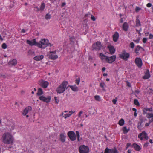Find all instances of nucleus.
<instances>
[{"mask_svg": "<svg viewBox=\"0 0 153 153\" xmlns=\"http://www.w3.org/2000/svg\"><path fill=\"white\" fill-rule=\"evenodd\" d=\"M146 116L148 118H152V119H153V113H147Z\"/></svg>", "mask_w": 153, "mask_h": 153, "instance_id": "nucleus-34", "label": "nucleus"}, {"mask_svg": "<svg viewBox=\"0 0 153 153\" xmlns=\"http://www.w3.org/2000/svg\"><path fill=\"white\" fill-rule=\"evenodd\" d=\"M122 130L124 133H127L129 131V129H127L126 127H124L123 128Z\"/></svg>", "mask_w": 153, "mask_h": 153, "instance_id": "nucleus-37", "label": "nucleus"}, {"mask_svg": "<svg viewBox=\"0 0 153 153\" xmlns=\"http://www.w3.org/2000/svg\"><path fill=\"white\" fill-rule=\"evenodd\" d=\"M70 87L74 91H77L78 90V87L76 85L70 86Z\"/></svg>", "mask_w": 153, "mask_h": 153, "instance_id": "nucleus-29", "label": "nucleus"}, {"mask_svg": "<svg viewBox=\"0 0 153 153\" xmlns=\"http://www.w3.org/2000/svg\"><path fill=\"white\" fill-rule=\"evenodd\" d=\"M138 137L141 140H146L149 138L147 134L144 131L139 134L138 135Z\"/></svg>", "mask_w": 153, "mask_h": 153, "instance_id": "nucleus-7", "label": "nucleus"}, {"mask_svg": "<svg viewBox=\"0 0 153 153\" xmlns=\"http://www.w3.org/2000/svg\"><path fill=\"white\" fill-rule=\"evenodd\" d=\"M51 46L48 40L45 39H41L39 43L37 42L36 46L41 49H44L47 46Z\"/></svg>", "mask_w": 153, "mask_h": 153, "instance_id": "nucleus-3", "label": "nucleus"}, {"mask_svg": "<svg viewBox=\"0 0 153 153\" xmlns=\"http://www.w3.org/2000/svg\"><path fill=\"white\" fill-rule=\"evenodd\" d=\"M153 38V35L152 34H150L149 38V39H151Z\"/></svg>", "mask_w": 153, "mask_h": 153, "instance_id": "nucleus-55", "label": "nucleus"}, {"mask_svg": "<svg viewBox=\"0 0 153 153\" xmlns=\"http://www.w3.org/2000/svg\"><path fill=\"white\" fill-rule=\"evenodd\" d=\"M75 111L72 110L70 111L67 113L65 114L64 113L62 114V115H63V117L65 119L70 117L73 113H74Z\"/></svg>", "mask_w": 153, "mask_h": 153, "instance_id": "nucleus-16", "label": "nucleus"}, {"mask_svg": "<svg viewBox=\"0 0 153 153\" xmlns=\"http://www.w3.org/2000/svg\"><path fill=\"white\" fill-rule=\"evenodd\" d=\"M117 97H116L115 98V99H113L112 100V102L114 104H116V102L117 101Z\"/></svg>", "mask_w": 153, "mask_h": 153, "instance_id": "nucleus-43", "label": "nucleus"}, {"mask_svg": "<svg viewBox=\"0 0 153 153\" xmlns=\"http://www.w3.org/2000/svg\"><path fill=\"white\" fill-rule=\"evenodd\" d=\"M76 137H77V140L78 141H80V133L78 131H76Z\"/></svg>", "mask_w": 153, "mask_h": 153, "instance_id": "nucleus-36", "label": "nucleus"}, {"mask_svg": "<svg viewBox=\"0 0 153 153\" xmlns=\"http://www.w3.org/2000/svg\"><path fill=\"white\" fill-rule=\"evenodd\" d=\"M39 85L43 88H46L49 85V82L47 81H45L43 80H40L39 82Z\"/></svg>", "mask_w": 153, "mask_h": 153, "instance_id": "nucleus-10", "label": "nucleus"}, {"mask_svg": "<svg viewBox=\"0 0 153 153\" xmlns=\"http://www.w3.org/2000/svg\"><path fill=\"white\" fill-rule=\"evenodd\" d=\"M79 150L80 153H89L90 151L89 148L84 145H81Z\"/></svg>", "mask_w": 153, "mask_h": 153, "instance_id": "nucleus-5", "label": "nucleus"}, {"mask_svg": "<svg viewBox=\"0 0 153 153\" xmlns=\"http://www.w3.org/2000/svg\"><path fill=\"white\" fill-rule=\"evenodd\" d=\"M135 45L134 43L131 42L130 44V47L132 48H133L134 47Z\"/></svg>", "mask_w": 153, "mask_h": 153, "instance_id": "nucleus-46", "label": "nucleus"}, {"mask_svg": "<svg viewBox=\"0 0 153 153\" xmlns=\"http://www.w3.org/2000/svg\"><path fill=\"white\" fill-rule=\"evenodd\" d=\"M152 120H150L149 122L146 123V124H145V126H149Z\"/></svg>", "mask_w": 153, "mask_h": 153, "instance_id": "nucleus-48", "label": "nucleus"}, {"mask_svg": "<svg viewBox=\"0 0 153 153\" xmlns=\"http://www.w3.org/2000/svg\"><path fill=\"white\" fill-rule=\"evenodd\" d=\"M135 63L136 65L139 68L141 67L142 62L141 59L139 58H136L135 60Z\"/></svg>", "mask_w": 153, "mask_h": 153, "instance_id": "nucleus-15", "label": "nucleus"}, {"mask_svg": "<svg viewBox=\"0 0 153 153\" xmlns=\"http://www.w3.org/2000/svg\"><path fill=\"white\" fill-rule=\"evenodd\" d=\"M51 18V15L49 13L47 14L45 16V18L47 20H49Z\"/></svg>", "mask_w": 153, "mask_h": 153, "instance_id": "nucleus-38", "label": "nucleus"}, {"mask_svg": "<svg viewBox=\"0 0 153 153\" xmlns=\"http://www.w3.org/2000/svg\"><path fill=\"white\" fill-rule=\"evenodd\" d=\"M66 4V3L65 2H63L62 3V7L63 6H64Z\"/></svg>", "mask_w": 153, "mask_h": 153, "instance_id": "nucleus-58", "label": "nucleus"}, {"mask_svg": "<svg viewBox=\"0 0 153 153\" xmlns=\"http://www.w3.org/2000/svg\"><path fill=\"white\" fill-rule=\"evenodd\" d=\"M80 81V78H78L76 79L75 81L77 85H79Z\"/></svg>", "mask_w": 153, "mask_h": 153, "instance_id": "nucleus-42", "label": "nucleus"}, {"mask_svg": "<svg viewBox=\"0 0 153 153\" xmlns=\"http://www.w3.org/2000/svg\"><path fill=\"white\" fill-rule=\"evenodd\" d=\"M136 26H140V22L139 20H136Z\"/></svg>", "mask_w": 153, "mask_h": 153, "instance_id": "nucleus-44", "label": "nucleus"}, {"mask_svg": "<svg viewBox=\"0 0 153 153\" xmlns=\"http://www.w3.org/2000/svg\"><path fill=\"white\" fill-rule=\"evenodd\" d=\"M116 58V56L115 55H112L110 57L107 56L106 62L111 64L115 60Z\"/></svg>", "mask_w": 153, "mask_h": 153, "instance_id": "nucleus-11", "label": "nucleus"}, {"mask_svg": "<svg viewBox=\"0 0 153 153\" xmlns=\"http://www.w3.org/2000/svg\"><path fill=\"white\" fill-rule=\"evenodd\" d=\"M107 56L104 55L102 53H99V57L102 61H105L106 62Z\"/></svg>", "mask_w": 153, "mask_h": 153, "instance_id": "nucleus-20", "label": "nucleus"}, {"mask_svg": "<svg viewBox=\"0 0 153 153\" xmlns=\"http://www.w3.org/2000/svg\"><path fill=\"white\" fill-rule=\"evenodd\" d=\"M27 43L31 46L33 45L36 46V44H37V42H36L35 39H34L31 41L27 40Z\"/></svg>", "mask_w": 153, "mask_h": 153, "instance_id": "nucleus-17", "label": "nucleus"}, {"mask_svg": "<svg viewBox=\"0 0 153 153\" xmlns=\"http://www.w3.org/2000/svg\"><path fill=\"white\" fill-rule=\"evenodd\" d=\"M91 19L92 20L94 21H95V19H96L95 17L93 15H91Z\"/></svg>", "mask_w": 153, "mask_h": 153, "instance_id": "nucleus-51", "label": "nucleus"}, {"mask_svg": "<svg viewBox=\"0 0 153 153\" xmlns=\"http://www.w3.org/2000/svg\"><path fill=\"white\" fill-rule=\"evenodd\" d=\"M55 100V102L56 104H58L59 103V100H58L57 99V98L56 97H55L54 98Z\"/></svg>", "mask_w": 153, "mask_h": 153, "instance_id": "nucleus-47", "label": "nucleus"}, {"mask_svg": "<svg viewBox=\"0 0 153 153\" xmlns=\"http://www.w3.org/2000/svg\"><path fill=\"white\" fill-rule=\"evenodd\" d=\"M45 7V5L44 3H42L40 7V10H43Z\"/></svg>", "mask_w": 153, "mask_h": 153, "instance_id": "nucleus-41", "label": "nucleus"}, {"mask_svg": "<svg viewBox=\"0 0 153 153\" xmlns=\"http://www.w3.org/2000/svg\"><path fill=\"white\" fill-rule=\"evenodd\" d=\"M57 52L56 50L52 51H50L48 53V56L49 58L53 60L57 59L58 58V53H57Z\"/></svg>", "mask_w": 153, "mask_h": 153, "instance_id": "nucleus-4", "label": "nucleus"}, {"mask_svg": "<svg viewBox=\"0 0 153 153\" xmlns=\"http://www.w3.org/2000/svg\"><path fill=\"white\" fill-rule=\"evenodd\" d=\"M131 146V143H128L127 144V147H126V148H128L130 146Z\"/></svg>", "mask_w": 153, "mask_h": 153, "instance_id": "nucleus-56", "label": "nucleus"}, {"mask_svg": "<svg viewBox=\"0 0 153 153\" xmlns=\"http://www.w3.org/2000/svg\"><path fill=\"white\" fill-rule=\"evenodd\" d=\"M22 32L23 33H25V30L24 29H22Z\"/></svg>", "mask_w": 153, "mask_h": 153, "instance_id": "nucleus-63", "label": "nucleus"}, {"mask_svg": "<svg viewBox=\"0 0 153 153\" xmlns=\"http://www.w3.org/2000/svg\"><path fill=\"white\" fill-rule=\"evenodd\" d=\"M31 109L32 108L30 106H28L26 108L23 112V114L24 115H26V117H28L29 116L27 114L31 111Z\"/></svg>", "mask_w": 153, "mask_h": 153, "instance_id": "nucleus-14", "label": "nucleus"}, {"mask_svg": "<svg viewBox=\"0 0 153 153\" xmlns=\"http://www.w3.org/2000/svg\"><path fill=\"white\" fill-rule=\"evenodd\" d=\"M149 143H146L144 145V146L145 147H147Z\"/></svg>", "mask_w": 153, "mask_h": 153, "instance_id": "nucleus-59", "label": "nucleus"}, {"mask_svg": "<svg viewBox=\"0 0 153 153\" xmlns=\"http://www.w3.org/2000/svg\"><path fill=\"white\" fill-rule=\"evenodd\" d=\"M14 144V145L16 148L20 147L21 146V142L19 140L16 141Z\"/></svg>", "mask_w": 153, "mask_h": 153, "instance_id": "nucleus-30", "label": "nucleus"}, {"mask_svg": "<svg viewBox=\"0 0 153 153\" xmlns=\"http://www.w3.org/2000/svg\"><path fill=\"white\" fill-rule=\"evenodd\" d=\"M124 120L123 119H121L119 121L118 124L121 126H123L124 124Z\"/></svg>", "mask_w": 153, "mask_h": 153, "instance_id": "nucleus-33", "label": "nucleus"}, {"mask_svg": "<svg viewBox=\"0 0 153 153\" xmlns=\"http://www.w3.org/2000/svg\"><path fill=\"white\" fill-rule=\"evenodd\" d=\"M95 100L97 101H100L101 100V97L99 95H96L94 96Z\"/></svg>", "mask_w": 153, "mask_h": 153, "instance_id": "nucleus-32", "label": "nucleus"}, {"mask_svg": "<svg viewBox=\"0 0 153 153\" xmlns=\"http://www.w3.org/2000/svg\"><path fill=\"white\" fill-rule=\"evenodd\" d=\"M127 85L129 87H131V85L129 82L128 81L127 82Z\"/></svg>", "mask_w": 153, "mask_h": 153, "instance_id": "nucleus-54", "label": "nucleus"}, {"mask_svg": "<svg viewBox=\"0 0 153 153\" xmlns=\"http://www.w3.org/2000/svg\"><path fill=\"white\" fill-rule=\"evenodd\" d=\"M118 152L115 148L108 149L107 148L105 149L104 153H118Z\"/></svg>", "mask_w": 153, "mask_h": 153, "instance_id": "nucleus-13", "label": "nucleus"}, {"mask_svg": "<svg viewBox=\"0 0 153 153\" xmlns=\"http://www.w3.org/2000/svg\"><path fill=\"white\" fill-rule=\"evenodd\" d=\"M132 110L133 111H134L135 112H137V109L135 108H132Z\"/></svg>", "mask_w": 153, "mask_h": 153, "instance_id": "nucleus-60", "label": "nucleus"}, {"mask_svg": "<svg viewBox=\"0 0 153 153\" xmlns=\"http://www.w3.org/2000/svg\"><path fill=\"white\" fill-rule=\"evenodd\" d=\"M119 37V34L117 32H115L113 36V39L114 41L116 42L117 41L118 38Z\"/></svg>", "mask_w": 153, "mask_h": 153, "instance_id": "nucleus-28", "label": "nucleus"}, {"mask_svg": "<svg viewBox=\"0 0 153 153\" xmlns=\"http://www.w3.org/2000/svg\"><path fill=\"white\" fill-rule=\"evenodd\" d=\"M78 116L79 118L82 120H85L84 117V114L82 111H80L78 114Z\"/></svg>", "mask_w": 153, "mask_h": 153, "instance_id": "nucleus-22", "label": "nucleus"}, {"mask_svg": "<svg viewBox=\"0 0 153 153\" xmlns=\"http://www.w3.org/2000/svg\"><path fill=\"white\" fill-rule=\"evenodd\" d=\"M141 8L138 7H136L135 9L136 11L137 12H138L140 10Z\"/></svg>", "mask_w": 153, "mask_h": 153, "instance_id": "nucleus-52", "label": "nucleus"}, {"mask_svg": "<svg viewBox=\"0 0 153 153\" xmlns=\"http://www.w3.org/2000/svg\"><path fill=\"white\" fill-rule=\"evenodd\" d=\"M147 39L146 38H143V42L144 43H146V41H147Z\"/></svg>", "mask_w": 153, "mask_h": 153, "instance_id": "nucleus-50", "label": "nucleus"}, {"mask_svg": "<svg viewBox=\"0 0 153 153\" xmlns=\"http://www.w3.org/2000/svg\"><path fill=\"white\" fill-rule=\"evenodd\" d=\"M145 110H146V111H152V108H150L146 109L144 110L143 114L145 113Z\"/></svg>", "mask_w": 153, "mask_h": 153, "instance_id": "nucleus-45", "label": "nucleus"}, {"mask_svg": "<svg viewBox=\"0 0 153 153\" xmlns=\"http://www.w3.org/2000/svg\"><path fill=\"white\" fill-rule=\"evenodd\" d=\"M101 47V45L100 42H97L96 43L92 45V48L94 49L99 50Z\"/></svg>", "mask_w": 153, "mask_h": 153, "instance_id": "nucleus-12", "label": "nucleus"}, {"mask_svg": "<svg viewBox=\"0 0 153 153\" xmlns=\"http://www.w3.org/2000/svg\"><path fill=\"white\" fill-rule=\"evenodd\" d=\"M17 62V60L14 59L9 61L8 65L10 66H14L16 65Z\"/></svg>", "mask_w": 153, "mask_h": 153, "instance_id": "nucleus-18", "label": "nucleus"}, {"mask_svg": "<svg viewBox=\"0 0 153 153\" xmlns=\"http://www.w3.org/2000/svg\"><path fill=\"white\" fill-rule=\"evenodd\" d=\"M68 135L71 141H75L76 138V136L75 133L72 131H70L68 132Z\"/></svg>", "mask_w": 153, "mask_h": 153, "instance_id": "nucleus-8", "label": "nucleus"}, {"mask_svg": "<svg viewBox=\"0 0 153 153\" xmlns=\"http://www.w3.org/2000/svg\"><path fill=\"white\" fill-rule=\"evenodd\" d=\"M44 57L43 55H37L34 57V59L36 61H39L43 59Z\"/></svg>", "mask_w": 153, "mask_h": 153, "instance_id": "nucleus-21", "label": "nucleus"}, {"mask_svg": "<svg viewBox=\"0 0 153 153\" xmlns=\"http://www.w3.org/2000/svg\"><path fill=\"white\" fill-rule=\"evenodd\" d=\"M131 146L134 147L135 149L137 151H139L141 149V147L139 145L136 143L133 144Z\"/></svg>", "mask_w": 153, "mask_h": 153, "instance_id": "nucleus-25", "label": "nucleus"}, {"mask_svg": "<svg viewBox=\"0 0 153 153\" xmlns=\"http://www.w3.org/2000/svg\"><path fill=\"white\" fill-rule=\"evenodd\" d=\"M43 91L40 88L38 89L37 94L38 95L41 96L43 94Z\"/></svg>", "mask_w": 153, "mask_h": 153, "instance_id": "nucleus-31", "label": "nucleus"}, {"mask_svg": "<svg viewBox=\"0 0 153 153\" xmlns=\"http://www.w3.org/2000/svg\"><path fill=\"white\" fill-rule=\"evenodd\" d=\"M39 99L41 101L46 103L49 102L51 99V97L50 96H48L47 97L44 95H41L39 97Z\"/></svg>", "mask_w": 153, "mask_h": 153, "instance_id": "nucleus-9", "label": "nucleus"}, {"mask_svg": "<svg viewBox=\"0 0 153 153\" xmlns=\"http://www.w3.org/2000/svg\"><path fill=\"white\" fill-rule=\"evenodd\" d=\"M142 48L139 46H137L136 47L135 49V52L137 54H138L139 53V51L141 48Z\"/></svg>", "mask_w": 153, "mask_h": 153, "instance_id": "nucleus-35", "label": "nucleus"}, {"mask_svg": "<svg viewBox=\"0 0 153 153\" xmlns=\"http://www.w3.org/2000/svg\"><path fill=\"white\" fill-rule=\"evenodd\" d=\"M2 140V142L5 144H13L14 140L13 136L9 132L4 133L3 134Z\"/></svg>", "mask_w": 153, "mask_h": 153, "instance_id": "nucleus-1", "label": "nucleus"}, {"mask_svg": "<svg viewBox=\"0 0 153 153\" xmlns=\"http://www.w3.org/2000/svg\"><path fill=\"white\" fill-rule=\"evenodd\" d=\"M108 48L110 54H113L114 53L115 50L113 46L111 45H108Z\"/></svg>", "mask_w": 153, "mask_h": 153, "instance_id": "nucleus-19", "label": "nucleus"}, {"mask_svg": "<svg viewBox=\"0 0 153 153\" xmlns=\"http://www.w3.org/2000/svg\"><path fill=\"white\" fill-rule=\"evenodd\" d=\"M134 41L136 43H139V39H137L136 40H135Z\"/></svg>", "mask_w": 153, "mask_h": 153, "instance_id": "nucleus-57", "label": "nucleus"}, {"mask_svg": "<svg viewBox=\"0 0 153 153\" xmlns=\"http://www.w3.org/2000/svg\"><path fill=\"white\" fill-rule=\"evenodd\" d=\"M2 47L3 49H6L7 48V46L6 44L5 43H3L2 45Z\"/></svg>", "mask_w": 153, "mask_h": 153, "instance_id": "nucleus-49", "label": "nucleus"}, {"mask_svg": "<svg viewBox=\"0 0 153 153\" xmlns=\"http://www.w3.org/2000/svg\"><path fill=\"white\" fill-rule=\"evenodd\" d=\"M134 104L135 105H136L137 106H139L140 105L139 103L137 100L136 99H134Z\"/></svg>", "mask_w": 153, "mask_h": 153, "instance_id": "nucleus-39", "label": "nucleus"}, {"mask_svg": "<svg viewBox=\"0 0 153 153\" xmlns=\"http://www.w3.org/2000/svg\"><path fill=\"white\" fill-rule=\"evenodd\" d=\"M100 86L103 89L105 86V84L104 82H102L100 83Z\"/></svg>", "mask_w": 153, "mask_h": 153, "instance_id": "nucleus-40", "label": "nucleus"}, {"mask_svg": "<svg viewBox=\"0 0 153 153\" xmlns=\"http://www.w3.org/2000/svg\"><path fill=\"white\" fill-rule=\"evenodd\" d=\"M123 22V19L122 18H121L120 19V22L122 23Z\"/></svg>", "mask_w": 153, "mask_h": 153, "instance_id": "nucleus-62", "label": "nucleus"}, {"mask_svg": "<svg viewBox=\"0 0 153 153\" xmlns=\"http://www.w3.org/2000/svg\"><path fill=\"white\" fill-rule=\"evenodd\" d=\"M66 138V134L65 133H63L60 134V139L61 141L64 142L65 141V139Z\"/></svg>", "mask_w": 153, "mask_h": 153, "instance_id": "nucleus-24", "label": "nucleus"}, {"mask_svg": "<svg viewBox=\"0 0 153 153\" xmlns=\"http://www.w3.org/2000/svg\"><path fill=\"white\" fill-rule=\"evenodd\" d=\"M15 128V125L14 124L11 123L9 126L8 131L10 133L12 132V131Z\"/></svg>", "mask_w": 153, "mask_h": 153, "instance_id": "nucleus-26", "label": "nucleus"}, {"mask_svg": "<svg viewBox=\"0 0 153 153\" xmlns=\"http://www.w3.org/2000/svg\"><path fill=\"white\" fill-rule=\"evenodd\" d=\"M128 25L126 22H125L123 26V29L125 31H126L128 30Z\"/></svg>", "mask_w": 153, "mask_h": 153, "instance_id": "nucleus-27", "label": "nucleus"}, {"mask_svg": "<svg viewBox=\"0 0 153 153\" xmlns=\"http://www.w3.org/2000/svg\"><path fill=\"white\" fill-rule=\"evenodd\" d=\"M119 56L120 58L125 60H127L129 57L130 54L126 51H123L119 54Z\"/></svg>", "mask_w": 153, "mask_h": 153, "instance_id": "nucleus-6", "label": "nucleus"}, {"mask_svg": "<svg viewBox=\"0 0 153 153\" xmlns=\"http://www.w3.org/2000/svg\"><path fill=\"white\" fill-rule=\"evenodd\" d=\"M106 69V68L105 67H103L102 68V71H104Z\"/></svg>", "mask_w": 153, "mask_h": 153, "instance_id": "nucleus-61", "label": "nucleus"}, {"mask_svg": "<svg viewBox=\"0 0 153 153\" xmlns=\"http://www.w3.org/2000/svg\"><path fill=\"white\" fill-rule=\"evenodd\" d=\"M146 6L148 7H149L151 6L152 4L150 3H148L147 4Z\"/></svg>", "mask_w": 153, "mask_h": 153, "instance_id": "nucleus-53", "label": "nucleus"}, {"mask_svg": "<svg viewBox=\"0 0 153 153\" xmlns=\"http://www.w3.org/2000/svg\"><path fill=\"white\" fill-rule=\"evenodd\" d=\"M150 76L149 70H147L145 73V75L143 77V78L144 79H149Z\"/></svg>", "mask_w": 153, "mask_h": 153, "instance_id": "nucleus-23", "label": "nucleus"}, {"mask_svg": "<svg viewBox=\"0 0 153 153\" xmlns=\"http://www.w3.org/2000/svg\"><path fill=\"white\" fill-rule=\"evenodd\" d=\"M149 142H150V143H153L152 140V139H150L149 140Z\"/></svg>", "mask_w": 153, "mask_h": 153, "instance_id": "nucleus-64", "label": "nucleus"}, {"mask_svg": "<svg viewBox=\"0 0 153 153\" xmlns=\"http://www.w3.org/2000/svg\"><path fill=\"white\" fill-rule=\"evenodd\" d=\"M68 82L66 81H63L57 87L56 89V92L59 94L63 93L67 88V85Z\"/></svg>", "mask_w": 153, "mask_h": 153, "instance_id": "nucleus-2", "label": "nucleus"}]
</instances>
